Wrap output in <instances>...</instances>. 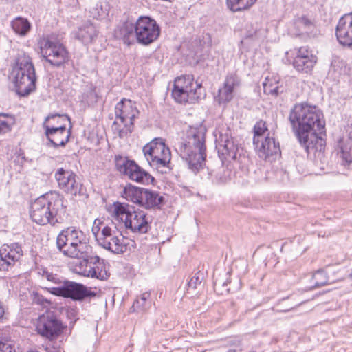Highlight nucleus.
I'll list each match as a JSON object with an SVG mask.
<instances>
[{"instance_id": "1", "label": "nucleus", "mask_w": 352, "mask_h": 352, "mask_svg": "<svg viewBox=\"0 0 352 352\" xmlns=\"http://www.w3.org/2000/svg\"><path fill=\"white\" fill-rule=\"evenodd\" d=\"M289 122L301 146L309 153L321 151L324 148V140L318 136L324 129L322 112L314 105L303 102L296 104L292 109Z\"/></svg>"}, {"instance_id": "2", "label": "nucleus", "mask_w": 352, "mask_h": 352, "mask_svg": "<svg viewBox=\"0 0 352 352\" xmlns=\"http://www.w3.org/2000/svg\"><path fill=\"white\" fill-rule=\"evenodd\" d=\"M30 215L32 220L39 225L54 226L61 223L67 217L63 196L56 192L40 196L32 203Z\"/></svg>"}, {"instance_id": "3", "label": "nucleus", "mask_w": 352, "mask_h": 352, "mask_svg": "<svg viewBox=\"0 0 352 352\" xmlns=\"http://www.w3.org/2000/svg\"><path fill=\"white\" fill-rule=\"evenodd\" d=\"M205 133L203 127L191 128L187 132L185 140L177 148L188 168L195 173L203 168L206 160Z\"/></svg>"}, {"instance_id": "4", "label": "nucleus", "mask_w": 352, "mask_h": 352, "mask_svg": "<svg viewBox=\"0 0 352 352\" xmlns=\"http://www.w3.org/2000/svg\"><path fill=\"white\" fill-rule=\"evenodd\" d=\"M56 248L64 256L72 258L87 257L92 247L85 232L75 226L62 230L56 240Z\"/></svg>"}, {"instance_id": "5", "label": "nucleus", "mask_w": 352, "mask_h": 352, "mask_svg": "<svg viewBox=\"0 0 352 352\" xmlns=\"http://www.w3.org/2000/svg\"><path fill=\"white\" fill-rule=\"evenodd\" d=\"M11 76L18 95L25 96L34 91L36 77L30 57L24 56L19 58L16 66L12 69Z\"/></svg>"}, {"instance_id": "6", "label": "nucleus", "mask_w": 352, "mask_h": 352, "mask_svg": "<svg viewBox=\"0 0 352 352\" xmlns=\"http://www.w3.org/2000/svg\"><path fill=\"white\" fill-rule=\"evenodd\" d=\"M142 151L149 165L157 171L164 173L170 169L171 153L163 139H153Z\"/></svg>"}, {"instance_id": "7", "label": "nucleus", "mask_w": 352, "mask_h": 352, "mask_svg": "<svg viewBox=\"0 0 352 352\" xmlns=\"http://www.w3.org/2000/svg\"><path fill=\"white\" fill-rule=\"evenodd\" d=\"M91 253L92 252H89L87 257H80L79 259L82 260L75 264L74 272L85 277L107 280L110 276L108 263L104 258Z\"/></svg>"}, {"instance_id": "8", "label": "nucleus", "mask_w": 352, "mask_h": 352, "mask_svg": "<svg viewBox=\"0 0 352 352\" xmlns=\"http://www.w3.org/2000/svg\"><path fill=\"white\" fill-rule=\"evenodd\" d=\"M201 85L194 82L190 75H182L175 79L172 97L178 103H195L201 97Z\"/></svg>"}, {"instance_id": "9", "label": "nucleus", "mask_w": 352, "mask_h": 352, "mask_svg": "<svg viewBox=\"0 0 352 352\" xmlns=\"http://www.w3.org/2000/svg\"><path fill=\"white\" fill-rule=\"evenodd\" d=\"M39 46L42 56L52 65L58 67L68 62V51L59 41L44 37L40 40Z\"/></svg>"}, {"instance_id": "10", "label": "nucleus", "mask_w": 352, "mask_h": 352, "mask_svg": "<svg viewBox=\"0 0 352 352\" xmlns=\"http://www.w3.org/2000/svg\"><path fill=\"white\" fill-rule=\"evenodd\" d=\"M66 327L58 314L47 311L38 317L36 329L42 337L54 340L63 333Z\"/></svg>"}, {"instance_id": "11", "label": "nucleus", "mask_w": 352, "mask_h": 352, "mask_svg": "<svg viewBox=\"0 0 352 352\" xmlns=\"http://www.w3.org/2000/svg\"><path fill=\"white\" fill-rule=\"evenodd\" d=\"M116 170L121 174L126 175L131 180L142 184L153 183L154 177L139 166L135 161L126 157L116 155L115 157Z\"/></svg>"}, {"instance_id": "12", "label": "nucleus", "mask_w": 352, "mask_h": 352, "mask_svg": "<svg viewBox=\"0 0 352 352\" xmlns=\"http://www.w3.org/2000/svg\"><path fill=\"white\" fill-rule=\"evenodd\" d=\"M102 226V224L101 225ZM98 239V243L113 254H123L127 250V244L121 232L116 227L104 226Z\"/></svg>"}, {"instance_id": "13", "label": "nucleus", "mask_w": 352, "mask_h": 352, "mask_svg": "<svg viewBox=\"0 0 352 352\" xmlns=\"http://www.w3.org/2000/svg\"><path fill=\"white\" fill-rule=\"evenodd\" d=\"M47 291L56 296L71 298L73 300L81 301L87 297L95 296L96 293L87 289L81 283L65 280L59 287H47Z\"/></svg>"}, {"instance_id": "14", "label": "nucleus", "mask_w": 352, "mask_h": 352, "mask_svg": "<svg viewBox=\"0 0 352 352\" xmlns=\"http://www.w3.org/2000/svg\"><path fill=\"white\" fill-rule=\"evenodd\" d=\"M160 34L156 21L148 16H140L136 21V41L142 45L155 42Z\"/></svg>"}, {"instance_id": "15", "label": "nucleus", "mask_w": 352, "mask_h": 352, "mask_svg": "<svg viewBox=\"0 0 352 352\" xmlns=\"http://www.w3.org/2000/svg\"><path fill=\"white\" fill-rule=\"evenodd\" d=\"M115 113L116 120H119L124 125L120 131V137L123 138L131 133L133 127V120L139 113L137 108L131 100H122L116 104Z\"/></svg>"}, {"instance_id": "16", "label": "nucleus", "mask_w": 352, "mask_h": 352, "mask_svg": "<svg viewBox=\"0 0 352 352\" xmlns=\"http://www.w3.org/2000/svg\"><path fill=\"white\" fill-rule=\"evenodd\" d=\"M54 177L59 188L66 194L73 196L85 194L83 185L77 180V175L73 171L60 168L57 169Z\"/></svg>"}, {"instance_id": "17", "label": "nucleus", "mask_w": 352, "mask_h": 352, "mask_svg": "<svg viewBox=\"0 0 352 352\" xmlns=\"http://www.w3.org/2000/svg\"><path fill=\"white\" fill-rule=\"evenodd\" d=\"M274 135V133H268L259 144H254L259 157L270 162L276 160L281 153L279 142L276 141Z\"/></svg>"}, {"instance_id": "18", "label": "nucleus", "mask_w": 352, "mask_h": 352, "mask_svg": "<svg viewBox=\"0 0 352 352\" xmlns=\"http://www.w3.org/2000/svg\"><path fill=\"white\" fill-rule=\"evenodd\" d=\"M43 127L47 140L54 148L65 146L69 142L71 136L72 126H69V129H67L65 124L54 126L43 123Z\"/></svg>"}, {"instance_id": "19", "label": "nucleus", "mask_w": 352, "mask_h": 352, "mask_svg": "<svg viewBox=\"0 0 352 352\" xmlns=\"http://www.w3.org/2000/svg\"><path fill=\"white\" fill-rule=\"evenodd\" d=\"M23 255L21 246L18 243L3 244L0 248V270L6 271L13 266Z\"/></svg>"}, {"instance_id": "20", "label": "nucleus", "mask_w": 352, "mask_h": 352, "mask_svg": "<svg viewBox=\"0 0 352 352\" xmlns=\"http://www.w3.org/2000/svg\"><path fill=\"white\" fill-rule=\"evenodd\" d=\"M216 143L218 155L223 162H231V159H236L239 153L238 145L229 134L221 133Z\"/></svg>"}, {"instance_id": "21", "label": "nucleus", "mask_w": 352, "mask_h": 352, "mask_svg": "<svg viewBox=\"0 0 352 352\" xmlns=\"http://www.w3.org/2000/svg\"><path fill=\"white\" fill-rule=\"evenodd\" d=\"M336 36L340 45L352 49V13L346 14L339 19Z\"/></svg>"}, {"instance_id": "22", "label": "nucleus", "mask_w": 352, "mask_h": 352, "mask_svg": "<svg viewBox=\"0 0 352 352\" xmlns=\"http://www.w3.org/2000/svg\"><path fill=\"white\" fill-rule=\"evenodd\" d=\"M240 78L236 74H229L226 76L223 87L218 90L216 99L219 104L230 102L234 96L236 89L240 86Z\"/></svg>"}, {"instance_id": "23", "label": "nucleus", "mask_w": 352, "mask_h": 352, "mask_svg": "<svg viewBox=\"0 0 352 352\" xmlns=\"http://www.w3.org/2000/svg\"><path fill=\"white\" fill-rule=\"evenodd\" d=\"M124 226L131 232L138 234H145L151 229L146 213L141 210L131 212Z\"/></svg>"}, {"instance_id": "24", "label": "nucleus", "mask_w": 352, "mask_h": 352, "mask_svg": "<svg viewBox=\"0 0 352 352\" xmlns=\"http://www.w3.org/2000/svg\"><path fill=\"white\" fill-rule=\"evenodd\" d=\"M116 36L122 39L127 45H131L136 40V21H126L115 30Z\"/></svg>"}, {"instance_id": "25", "label": "nucleus", "mask_w": 352, "mask_h": 352, "mask_svg": "<svg viewBox=\"0 0 352 352\" xmlns=\"http://www.w3.org/2000/svg\"><path fill=\"white\" fill-rule=\"evenodd\" d=\"M164 197L159 192L144 188L140 206L146 209L160 208L164 203Z\"/></svg>"}, {"instance_id": "26", "label": "nucleus", "mask_w": 352, "mask_h": 352, "mask_svg": "<svg viewBox=\"0 0 352 352\" xmlns=\"http://www.w3.org/2000/svg\"><path fill=\"white\" fill-rule=\"evenodd\" d=\"M341 280L340 277H336L335 274L329 271L318 270L312 276L314 282L313 287L318 288L326 285H331Z\"/></svg>"}, {"instance_id": "27", "label": "nucleus", "mask_w": 352, "mask_h": 352, "mask_svg": "<svg viewBox=\"0 0 352 352\" xmlns=\"http://www.w3.org/2000/svg\"><path fill=\"white\" fill-rule=\"evenodd\" d=\"M74 38L84 44H89L97 36V30L94 24L87 23L73 32Z\"/></svg>"}, {"instance_id": "28", "label": "nucleus", "mask_w": 352, "mask_h": 352, "mask_svg": "<svg viewBox=\"0 0 352 352\" xmlns=\"http://www.w3.org/2000/svg\"><path fill=\"white\" fill-rule=\"evenodd\" d=\"M144 190V188H138L129 184L124 188L122 196L126 200L140 206Z\"/></svg>"}, {"instance_id": "29", "label": "nucleus", "mask_w": 352, "mask_h": 352, "mask_svg": "<svg viewBox=\"0 0 352 352\" xmlns=\"http://www.w3.org/2000/svg\"><path fill=\"white\" fill-rule=\"evenodd\" d=\"M131 213L129 205L119 202L114 204L113 216L116 220L125 223Z\"/></svg>"}, {"instance_id": "30", "label": "nucleus", "mask_w": 352, "mask_h": 352, "mask_svg": "<svg viewBox=\"0 0 352 352\" xmlns=\"http://www.w3.org/2000/svg\"><path fill=\"white\" fill-rule=\"evenodd\" d=\"M13 30L21 36H25L30 30L31 24L28 19L16 17L11 23Z\"/></svg>"}, {"instance_id": "31", "label": "nucleus", "mask_w": 352, "mask_h": 352, "mask_svg": "<svg viewBox=\"0 0 352 352\" xmlns=\"http://www.w3.org/2000/svg\"><path fill=\"white\" fill-rule=\"evenodd\" d=\"M15 124L14 116L0 113V134H5L11 131Z\"/></svg>"}, {"instance_id": "32", "label": "nucleus", "mask_w": 352, "mask_h": 352, "mask_svg": "<svg viewBox=\"0 0 352 352\" xmlns=\"http://www.w3.org/2000/svg\"><path fill=\"white\" fill-rule=\"evenodd\" d=\"M294 25L300 33H307L314 27V23L311 19L306 15H302L294 19Z\"/></svg>"}, {"instance_id": "33", "label": "nucleus", "mask_w": 352, "mask_h": 352, "mask_svg": "<svg viewBox=\"0 0 352 352\" xmlns=\"http://www.w3.org/2000/svg\"><path fill=\"white\" fill-rule=\"evenodd\" d=\"M254 138L253 144H259L261 140L264 139L265 134L270 133L265 121L260 120L254 126Z\"/></svg>"}, {"instance_id": "34", "label": "nucleus", "mask_w": 352, "mask_h": 352, "mask_svg": "<svg viewBox=\"0 0 352 352\" xmlns=\"http://www.w3.org/2000/svg\"><path fill=\"white\" fill-rule=\"evenodd\" d=\"M257 0H227L228 7L233 12L245 10L252 7Z\"/></svg>"}, {"instance_id": "35", "label": "nucleus", "mask_w": 352, "mask_h": 352, "mask_svg": "<svg viewBox=\"0 0 352 352\" xmlns=\"http://www.w3.org/2000/svg\"><path fill=\"white\" fill-rule=\"evenodd\" d=\"M316 62L317 59L294 58L293 65L298 72L308 73L312 70Z\"/></svg>"}, {"instance_id": "36", "label": "nucleus", "mask_w": 352, "mask_h": 352, "mask_svg": "<svg viewBox=\"0 0 352 352\" xmlns=\"http://www.w3.org/2000/svg\"><path fill=\"white\" fill-rule=\"evenodd\" d=\"M150 298V293L144 292L136 300L133 302L131 309L133 311H144L146 310L150 305L148 299Z\"/></svg>"}, {"instance_id": "37", "label": "nucleus", "mask_w": 352, "mask_h": 352, "mask_svg": "<svg viewBox=\"0 0 352 352\" xmlns=\"http://www.w3.org/2000/svg\"><path fill=\"white\" fill-rule=\"evenodd\" d=\"M341 157L342 160L349 164L352 163V138L344 141L341 146Z\"/></svg>"}, {"instance_id": "38", "label": "nucleus", "mask_w": 352, "mask_h": 352, "mask_svg": "<svg viewBox=\"0 0 352 352\" xmlns=\"http://www.w3.org/2000/svg\"><path fill=\"white\" fill-rule=\"evenodd\" d=\"M66 122H68L69 125L72 126L69 117L67 115L60 114H53L48 116L44 122L45 124L54 126H58L61 124H65L66 125Z\"/></svg>"}, {"instance_id": "39", "label": "nucleus", "mask_w": 352, "mask_h": 352, "mask_svg": "<svg viewBox=\"0 0 352 352\" xmlns=\"http://www.w3.org/2000/svg\"><path fill=\"white\" fill-rule=\"evenodd\" d=\"M92 16L96 19H104L109 13L108 5L104 3H98L90 11Z\"/></svg>"}, {"instance_id": "40", "label": "nucleus", "mask_w": 352, "mask_h": 352, "mask_svg": "<svg viewBox=\"0 0 352 352\" xmlns=\"http://www.w3.org/2000/svg\"><path fill=\"white\" fill-rule=\"evenodd\" d=\"M233 161L234 166L241 168L242 170H247L250 164V158L245 154L239 153L236 159H231Z\"/></svg>"}, {"instance_id": "41", "label": "nucleus", "mask_w": 352, "mask_h": 352, "mask_svg": "<svg viewBox=\"0 0 352 352\" xmlns=\"http://www.w3.org/2000/svg\"><path fill=\"white\" fill-rule=\"evenodd\" d=\"M277 84V82L274 83L268 78V77H267L263 82L264 92L266 94L277 96L279 93V87Z\"/></svg>"}, {"instance_id": "42", "label": "nucleus", "mask_w": 352, "mask_h": 352, "mask_svg": "<svg viewBox=\"0 0 352 352\" xmlns=\"http://www.w3.org/2000/svg\"><path fill=\"white\" fill-rule=\"evenodd\" d=\"M294 58L317 59L312 51L307 46L300 47L298 49Z\"/></svg>"}, {"instance_id": "43", "label": "nucleus", "mask_w": 352, "mask_h": 352, "mask_svg": "<svg viewBox=\"0 0 352 352\" xmlns=\"http://www.w3.org/2000/svg\"><path fill=\"white\" fill-rule=\"evenodd\" d=\"M201 283V279L200 278L198 274H195L190 280L188 283V286L189 288L196 289L197 285Z\"/></svg>"}, {"instance_id": "44", "label": "nucleus", "mask_w": 352, "mask_h": 352, "mask_svg": "<svg viewBox=\"0 0 352 352\" xmlns=\"http://www.w3.org/2000/svg\"><path fill=\"white\" fill-rule=\"evenodd\" d=\"M65 280V278L58 276V274H54L49 282L55 285L54 287H59L63 283Z\"/></svg>"}, {"instance_id": "45", "label": "nucleus", "mask_w": 352, "mask_h": 352, "mask_svg": "<svg viewBox=\"0 0 352 352\" xmlns=\"http://www.w3.org/2000/svg\"><path fill=\"white\" fill-rule=\"evenodd\" d=\"M12 345L8 341H0V352H12Z\"/></svg>"}, {"instance_id": "46", "label": "nucleus", "mask_w": 352, "mask_h": 352, "mask_svg": "<svg viewBox=\"0 0 352 352\" xmlns=\"http://www.w3.org/2000/svg\"><path fill=\"white\" fill-rule=\"evenodd\" d=\"M232 173L230 170H223L222 174L219 176V179L222 183H226L231 179Z\"/></svg>"}, {"instance_id": "47", "label": "nucleus", "mask_w": 352, "mask_h": 352, "mask_svg": "<svg viewBox=\"0 0 352 352\" xmlns=\"http://www.w3.org/2000/svg\"><path fill=\"white\" fill-rule=\"evenodd\" d=\"M39 274L41 275V276L44 278H45L47 280L50 281L51 279V277L54 274L52 272H49L46 269H42L40 270Z\"/></svg>"}, {"instance_id": "48", "label": "nucleus", "mask_w": 352, "mask_h": 352, "mask_svg": "<svg viewBox=\"0 0 352 352\" xmlns=\"http://www.w3.org/2000/svg\"><path fill=\"white\" fill-rule=\"evenodd\" d=\"M101 230H102V228L100 227H99L98 226H94L92 228V233L94 235L97 241H98V239H99L98 236H100V234L101 233Z\"/></svg>"}, {"instance_id": "49", "label": "nucleus", "mask_w": 352, "mask_h": 352, "mask_svg": "<svg viewBox=\"0 0 352 352\" xmlns=\"http://www.w3.org/2000/svg\"><path fill=\"white\" fill-rule=\"evenodd\" d=\"M39 303L43 305L45 302L50 303V301H48L47 299L44 298L42 296H38V299Z\"/></svg>"}, {"instance_id": "50", "label": "nucleus", "mask_w": 352, "mask_h": 352, "mask_svg": "<svg viewBox=\"0 0 352 352\" xmlns=\"http://www.w3.org/2000/svg\"><path fill=\"white\" fill-rule=\"evenodd\" d=\"M4 314V308L2 305V303L0 302V318L3 316Z\"/></svg>"}, {"instance_id": "51", "label": "nucleus", "mask_w": 352, "mask_h": 352, "mask_svg": "<svg viewBox=\"0 0 352 352\" xmlns=\"http://www.w3.org/2000/svg\"><path fill=\"white\" fill-rule=\"evenodd\" d=\"M228 352H236V351L233 349H230Z\"/></svg>"}, {"instance_id": "52", "label": "nucleus", "mask_w": 352, "mask_h": 352, "mask_svg": "<svg viewBox=\"0 0 352 352\" xmlns=\"http://www.w3.org/2000/svg\"><path fill=\"white\" fill-rule=\"evenodd\" d=\"M350 276H351V277H352V273L351 274V275H350Z\"/></svg>"}]
</instances>
